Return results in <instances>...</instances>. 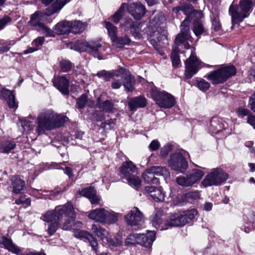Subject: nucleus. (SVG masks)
Returning a JSON list of instances; mask_svg holds the SVG:
<instances>
[{
	"label": "nucleus",
	"mask_w": 255,
	"mask_h": 255,
	"mask_svg": "<svg viewBox=\"0 0 255 255\" xmlns=\"http://www.w3.org/2000/svg\"><path fill=\"white\" fill-rule=\"evenodd\" d=\"M76 217L73 206L70 202L57 206L54 210L47 211L42 216L43 221L47 223V232L50 236L55 233L60 223L62 224L63 230H70Z\"/></svg>",
	"instance_id": "1"
},
{
	"label": "nucleus",
	"mask_w": 255,
	"mask_h": 255,
	"mask_svg": "<svg viewBox=\"0 0 255 255\" xmlns=\"http://www.w3.org/2000/svg\"><path fill=\"white\" fill-rule=\"evenodd\" d=\"M165 19L161 13L156 14L150 21V41L155 48L168 44Z\"/></svg>",
	"instance_id": "2"
},
{
	"label": "nucleus",
	"mask_w": 255,
	"mask_h": 255,
	"mask_svg": "<svg viewBox=\"0 0 255 255\" xmlns=\"http://www.w3.org/2000/svg\"><path fill=\"white\" fill-rule=\"evenodd\" d=\"M251 6L252 3L250 0H242L239 5H231L230 6L229 13L232 18V28L236 24L242 22L244 19L248 16L247 13Z\"/></svg>",
	"instance_id": "3"
},
{
	"label": "nucleus",
	"mask_w": 255,
	"mask_h": 255,
	"mask_svg": "<svg viewBox=\"0 0 255 255\" xmlns=\"http://www.w3.org/2000/svg\"><path fill=\"white\" fill-rule=\"evenodd\" d=\"M197 215L195 209L181 211L171 215L165 222V225L169 227L183 226L193 220Z\"/></svg>",
	"instance_id": "4"
},
{
	"label": "nucleus",
	"mask_w": 255,
	"mask_h": 255,
	"mask_svg": "<svg viewBox=\"0 0 255 255\" xmlns=\"http://www.w3.org/2000/svg\"><path fill=\"white\" fill-rule=\"evenodd\" d=\"M189 153L184 150H181L170 155L168 161L171 168L178 172L184 173L188 167L186 159Z\"/></svg>",
	"instance_id": "5"
},
{
	"label": "nucleus",
	"mask_w": 255,
	"mask_h": 255,
	"mask_svg": "<svg viewBox=\"0 0 255 255\" xmlns=\"http://www.w3.org/2000/svg\"><path fill=\"white\" fill-rule=\"evenodd\" d=\"M150 95L156 104L161 108L170 109L175 105L174 97L165 91H160L156 88H152Z\"/></svg>",
	"instance_id": "6"
},
{
	"label": "nucleus",
	"mask_w": 255,
	"mask_h": 255,
	"mask_svg": "<svg viewBox=\"0 0 255 255\" xmlns=\"http://www.w3.org/2000/svg\"><path fill=\"white\" fill-rule=\"evenodd\" d=\"M91 230L103 243L109 246L118 247L122 244L123 241L120 237L112 238L109 232L99 225L93 224L91 226Z\"/></svg>",
	"instance_id": "7"
},
{
	"label": "nucleus",
	"mask_w": 255,
	"mask_h": 255,
	"mask_svg": "<svg viewBox=\"0 0 255 255\" xmlns=\"http://www.w3.org/2000/svg\"><path fill=\"white\" fill-rule=\"evenodd\" d=\"M52 110H45L40 112L37 117L36 131L38 134H42L46 130L52 129L53 122Z\"/></svg>",
	"instance_id": "8"
},
{
	"label": "nucleus",
	"mask_w": 255,
	"mask_h": 255,
	"mask_svg": "<svg viewBox=\"0 0 255 255\" xmlns=\"http://www.w3.org/2000/svg\"><path fill=\"white\" fill-rule=\"evenodd\" d=\"M237 73L236 67L233 65H229L214 71L208 75L209 79L213 84H218L224 82Z\"/></svg>",
	"instance_id": "9"
},
{
	"label": "nucleus",
	"mask_w": 255,
	"mask_h": 255,
	"mask_svg": "<svg viewBox=\"0 0 255 255\" xmlns=\"http://www.w3.org/2000/svg\"><path fill=\"white\" fill-rule=\"evenodd\" d=\"M202 66V63L192 51L190 57L185 61V77L188 79L191 78Z\"/></svg>",
	"instance_id": "10"
},
{
	"label": "nucleus",
	"mask_w": 255,
	"mask_h": 255,
	"mask_svg": "<svg viewBox=\"0 0 255 255\" xmlns=\"http://www.w3.org/2000/svg\"><path fill=\"white\" fill-rule=\"evenodd\" d=\"M43 15V13L41 12H35L31 15L30 23L32 25L36 27L38 31L46 36L54 37L55 36L54 31L40 22L42 19Z\"/></svg>",
	"instance_id": "11"
},
{
	"label": "nucleus",
	"mask_w": 255,
	"mask_h": 255,
	"mask_svg": "<svg viewBox=\"0 0 255 255\" xmlns=\"http://www.w3.org/2000/svg\"><path fill=\"white\" fill-rule=\"evenodd\" d=\"M229 123H231L230 120L226 121L217 117H213L210 121L209 130L212 133L214 134L224 131L226 133L224 134L226 135L230 133Z\"/></svg>",
	"instance_id": "12"
},
{
	"label": "nucleus",
	"mask_w": 255,
	"mask_h": 255,
	"mask_svg": "<svg viewBox=\"0 0 255 255\" xmlns=\"http://www.w3.org/2000/svg\"><path fill=\"white\" fill-rule=\"evenodd\" d=\"M78 46L81 51L87 52L93 55L95 57H97L99 59H102L99 55L100 50L102 47L99 42L97 41L81 42L78 44Z\"/></svg>",
	"instance_id": "13"
},
{
	"label": "nucleus",
	"mask_w": 255,
	"mask_h": 255,
	"mask_svg": "<svg viewBox=\"0 0 255 255\" xmlns=\"http://www.w3.org/2000/svg\"><path fill=\"white\" fill-rule=\"evenodd\" d=\"M228 178V175L221 168H215L208 174V186L220 185Z\"/></svg>",
	"instance_id": "14"
},
{
	"label": "nucleus",
	"mask_w": 255,
	"mask_h": 255,
	"mask_svg": "<svg viewBox=\"0 0 255 255\" xmlns=\"http://www.w3.org/2000/svg\"><path fill=\"white\" fill-rule=\"evenodd\" d=\"M143 219L144 216L143 214L136 207H133L125 217L126 223L131 226L140 225L143 221Z\"/></svg>",
	"instance_id": "15"
},
{
	"label": "nucleus",
	"mask_w": 255,
	"mask_h": 255,
	"mask_svg": "<svg viewBox=\"0 0 255 255\" xmlns=\"http://www.w3.org/2000/svg\"><path fill=\"white\" fill-rule=\"evenodd\" d=\"M189 23L190 20L186 18L180 25L181 33H179L176 37L175 40V47L178 48L180 44L184 43L186 41L190 39L191 36L189 33Z\"/></svg>",
	"instance_id": "16"
},
{
	"label": "nucleus",
	"mask_w": 255,
	"mask_h": 255,
	"mask_svg": "<svg viewBox=\"0 0 255 255\" xmlns=\"http://www.w3.org/2000/svg\"><path fill=\"white\" fill-rule=\"evenodd\" d=\"M126 8L133 18L137 20L141 19L146 12L145 7L140 2H133L128 5L127 4Z\"/></svg>",
	"instance_id": "17"
},
{
	"label": "nucleus",
	"mask_w": 255,
	"mask_h": 255,
	"mask_svg": "<svg viewBox=\"0 0 255 255\" xmlns=\"http://www.w3.org/2000/svg\"><path fill=\"white\" fill-rule=\"evenodd\" d=\"M121 26L126 31H129L135 38L140 39L141 34L139 32L138 23L131 18H126L121 23Z\"/></svg>",
	"instance_id": "18"
},
{
	"label": "nucleus",
	"mask_w": 255,
	"mask_h": 255,
	"mask_svg": "<svg viewBox=\"0 0 255 255\" xmlns=\"http://www.w3.org/2000/svg\"><path fill=\"white\" fill-rule=\"evenodd\" d=\"M74 236L77 238L86 239L90 243L93 251L96 253L98 252V243L97 240L88 232L78 230L75 231Z\"/></svg>",
	"instance_id": "19"
},
{
	"label": "nucleus",
	"mask_w": 255,
	"mask_h": 255,
	"mask_svg": "<svg viewBox=\"0 0 255 255\" xmlns=\"http://www.w3.org/2000/svg\"><path fill=\"white\" fill-rule=\"evenodd\" d=\"M54 86L64 95L69 93V80L64 76L55 77L53 79Z\"/></svg>",
	"instance_id": "20"
},
{
	"label": "nucleus",
	"mask_w": 255,
	"mask_h": 255,
	"mask_svg": "<svg viewBox=\"0 0 255 255\" xmlns=\"http://www.w3.org/2000/svg\"><path fill=\"white\" fill-rule=\"evenodd\" d=\"M145 191L156 202H162L164 200L165 193L161 187L146 186L145 188Z\"/></svg>",
	"instance_id": "21"
},
{
	"label": "nucleus",
	"mask_w": 255,
	"mask_h": 255,
	"mask_svg": "<svg viewBox=\"0 0 255 255\" xmlns=\"http://www.w3.org/2000/svg\"><path fill=\"white\" fill-rule=\"evenodd\" d=\"M120 170L124 178L137 174V168L131 161L124 162Z\"/></svg>",
	"instance_id": "22"
},
{
	"label": "nucleus",
	"mask_w": 255,
	"mask_h": 255,
	"mask_svg": "<svg viewBox=\"0 0 255 255\" xmlns=\"http://www.w3.org/2000/svg\"><path fill=\"white\" fill-rule=\"evenodd\" d=\"M0 244L9 252L16 255H19L21 252V249L14 244L11 239L5 237H0Z\"/></svg>",
	"instance_id": "23"
},
{
	"label": "nucleus",
	"mask_w": 255,
	"mask_h": 255,
	"mask_svg": "<svg viewBox=\"0 0 255 255\" xmlns=\"http://www.w3.org/2000/svg\"><path fill=\"white\" fill-rule=\"evenodd\" d=\"M0 244L9 252L16 255H19L21 252V249L14 244L11 239L5 237H0Z\"/></svg>",
	"instance_id": "24"
},
{
	"label": "nucleus",
	"mask_w": 255,
	"mask_h": 255,
	"mask_svg": "<svg viewBox=\"0 0 255 255\" xmlns=\"http://www.w3.org/2000/svg\"><path fill=\"white\" fill-rule=\"evenodd\" d=\"M80 194L88 198L92 204H100V199L96 195V191L93 187L86 188L81 190Z\"/></svg>",
	"instance_id": "25"
},
{
	"label": "nucleus",
	"mask_w": 255,
	"mask_h": 255,
	"mask_svg": "<svg viewBox=\"0 0 255 255\" xmlns=\"http://www.w3.org/2000/svg\"><path fill=\"white\" fill-rule=\"evenodd\" d=\"M0 96L4 99L10 108H16L17 105L15 101V97L11 91L2 89L0 91Z\"/></svg>",
	"instance_id": "26"
},
{
	"label": "nucleus",
	"mask_w": 255,
	"mask_h": 255,
	"mask_svg": "<svg viewBox=\"0 0 255 255\" xmlns=\"http://www.w3.org/2000/svg\"><path fill=\"white\" fill-rule=\"evenodd\" d=\"M122 79L124 87L128 91H132L134 89L135 79L130 72L124 70Z\"/></svg>",
	"instance_id": "27"
},
{
	"label": "nucleus",
	"mask_w": 255,
	"mask_h": 255,
	"mask_svg": "<svg viewBox=\"0 0 255 255\" xmlns=\"http://www.w3.org/2000/svg\"><path fill=\"white\" fill-rule=\"evenodd\" d=\"M211 20L212 23L211 33L214 36L221 35L223 33V30L218 13H216L211 16Z\"/></svg>",
	"instance_id": "28"
},
{
	"label": "nucleus",
	"mask_w": 255,
	"mask_h": 255,
	"mask_svg": "<svg viewBox=\"0 0 255 255\" xmlns=\"http://www.w3.org/2000/svg\"><path fill=\"white\" fill-rule=\"evenodd\" d=\"M155 240V233L154 231H148L145 235L140 234L139 241L143 243V244L140 245L142 246L150 248Z\"/></svg>",
	"instance_id": "29"
},
{
	"label": "nucleus",
	"mask_w": 255,
	"mask_h": 255,
	"mask_svg": "<svg viewBox=\"0 0 255 255\" xmlns=\"http://www.w3.org/2000/svg\"><path fill=\"white\" fill-rule=\"evenodd\" d=\"M70 0H56L50 7H48L45 12L46 15H51L60 10Z\"/></svg>",
	"instance_id": "30"
},
{
	"label": "nucleus",
	"mask_w": 255,
	"mask_h": 255,
	"mask_svg": "<svg viewBox=\"0 0 255 255\" xmlns=\"http://www.w3.org/2000/svg\"><path fill=\"white\" fill-rule=\"evenodd\" d=\"M11 186L13 192L15 194H21L25 187V182L18 176H14L11 178Z\"/></svg>",
	"instance_id": "31"
},
{
	"label": "nucleus",
	"mask_w": 255,
	"mask_h": 255,
	"mask_svg": "<svg viewBox=\"0 0 255 255\" xmlns=\"http://www.w3.org/2000/svg\"><path fill=\"white\" fill-rule=\"evenodd\" d=\"M130 111H135L138 108H143L146 105V100L143 97H137L130 100L128 103Z\"/></svg>",
	"instance_id": "32"
},
{
	"label": "nucleus",
	"mask_w": 255,
	"mask_h": 255,
	"mask_svg": "<svg viewBox=\"0 0 255 255\" xmlns=\"http://www.w3.org/2000/svg\"><path fill=\"white\" fill-rule=\"evenodd\" d=\"M106 212V210L104 208L96 209L89 214L88 217L95 222L103 223Z\"/></svg>",
	"instance_id": "33"
},
{
	"label": "nucleus",
	"mask_w": 255,
	"mask_h": 255,
	"mask_svg": "<svg viewBox=\"0 0 255 255\" xmlns=\"http://www.w3.org/2000/svg\"><path fill=\"white\" fill-rule=\"evenodd\" d=\"M70 21H63L55 25L54 30L57 34L64 35L70 32Z\"/></svg>",
	"instance_id": "34"
},
{
	"label": "nucleus",
	"mask_w": 255,
	"mask_h": 255,
	"mask_svg": "<svg viewBox=\"0 0 255 255\" xmlns=\"http://www.w3.org/2000/svg\"><path fill=\"white\" fill-rule=\"evenodd\" d=\"M155 176L151 167L146 169L142 174L143 180L147 183L158 184L159 182V179Z\"/></svg>",
	"instance_id": "35"
},
{
	"label": "nucleus",
	"mask_w": 255,
	"mask_h": 255,
	"mask_svg": "<svg viewBox=\"0 0 255 255\" xmlns=\"http://www.w3.org/2000/svg\"><path fill=\"white\" fill-rule=\"evenodd\" d=\"M53 118L52 119L53 127L52 129L62 126L67 121L68 118L63 115H58L52 111Z\"/></svg>",
	"instance_id": "36"
},
{
	"label": "nucleus",
	"mask_w": 255,
	"mask_h": 255,
	"mask_svg": "<svg viewBox=\"0 0 255 255\" xmlns=\"http://www.w3.org/2000/svg\"><path fill=\"white\" fill-rule=\"evenodd\" d=\"M70 32L78 34L82 32L85 29V25L79 20L70 21Z\"/></svg>",
	"instance_id": "37"
},
{
	"label": "nucleus",
	"mask_w": 255,
	"mask_h": 255,
	"mask_svg": "<svg viewBox=\"0 0 255 255\" xmlns=\"http://www.w3.org/2000/svg\"><path fill=\"white\" fill-rule=\"evenodd\" d=\"M103 224H113L118 220V214L112 211L106 210Z\"/></svg>",
	"instance_id": "38"
},
{
	"label": "nucleus",
	"mask_w": 255,
	"mask_h": 255,
	"mask_svg": "<svg viewBox=\"0 0 255 255\" xmlns=\"http://www.w3.org/2000/svg\"><path fill=\"white\" fill-rule=\"evenodd\" d=\"M151 167L155 175L162 176L165 180L170 177V172L165 167L154 166Z\"/></svg>",
	"instance_id": "39"
},
{
	"label": "nucleus",
	"mask_w": 255,
	"mask_h": 255,
	"mask_svg": "<svg viewBox=\"0 0 255 255\" xmlns=\"http://www.w3.org/2000/svg\"><path fill=\"white\" fill-rule=\"evenodd\" d=\"M204 172L199 169H194L191 173L188 174L190 180L191 181L192 185L201 180L204 176Z\"/></svg>",
	"instance_id": "40"
},
{
	"label": "nucleus",
	"mask_w": 255,
	"mask_h": 255,
	"mask_svg": "<svg viewBox=\"0 0 255 255\" xmlns=\"http://www.w3.org/2000/svg\"><path fill=\"white\" fill-rule=\"evenodd\" d=\"M127 181L128 184L131 187L138 189L141 185V180L137 176V174L124 178Z\"/></svg>",
	"instance_id": "41"
},
{
	"label": "nucleus",
	"mask_w": 255,
	"mask_h": 255,
	"mask_svg": "<svg viewBox=\"0 0 255 255\" xmlns=\"http://www.w3.org/2000/svg\"><path fill=\"white\" fill-rule=\"evenodd\" d=\"M16 145L14 141L7 140L2 142L0 145V153H8L14 149Z\"/></svg>",
	"instance_id": "42"
},
{
	"label": "nucleus",
	"mask_w": 255,
	"mask_h": 255,
	"mask_svg": "<svg viewBox=\"0 0 255 255\" xmlns=\"http://www.w3.org/2000/svg\"><path fill=\"white\" fill-rule=\"evenodd\" d=\"M112 42L117 47H123L126 45H129L130 42V39L127 36L118 37L112 40Z\"/></svg>",
	"instance_id": "43"
},
{
	"label": "nucleus",
	"mask_w": 255,
	"mask_h": 255,
	"mask_svg": "<svg viewBox=\"0 0 255 255\" xmlns=\"http://www.w3.org/2000/svg\"><path fill=\"white\" fill-rule=\"evenodd\" d=\"M97 107L102 111L106 112H113L114 105L112 101L107 100L103 102H100L99 101L97 104Z\"/></svg>",
	"instance_id": "44"
},
{
	"label": "nucleus",
	"mask_w": 255,
	"mask_h": 255,
	"mask_svg": "<svg viewBox=\"0 0 255 255\" xmlns=\"http://www.w3.org/2000/svg\"><path fill=\"white\" fill-rule=\"evenodd\" d=\"M105 26L106 28L108 34L112 41L117 36V28L110 22H105Z\"/></svg>",
	"instance_id": "45"
},
{
	"label": "nucleus",
	"mask_w": 255,
	"mask_h": 255,
	"mask_svg": "<svg viewBox=\"0 0 255 255\" xmlns=\"http://www.w3.org/2000/svg\"><path fill=\"white\" fill-rule=\"evenodd\" d=\"M140 234L131 233L127 238L125 243L127 245L133 244H143V243L139 241Z\"/></svg>",
	"instance_id": "46"
},
{
	"label": "nucleus",
	"mask_w": 255,
	"mask_h": 255,
	"mask_svg": "<svg viewBox=\"0 0 255 255\" xmlns=\"http://www.w3.org/2000/svg\"><path fill=\"white\" fill-rule=\"evenodd\" d=\"M161 213L160 211H157L154 215L151 217V223L153 226L156 229L160 228L162 224V219L161 218Z\"/></svg>",
	"instance_id": "47"
},
{
	"label": "nucleus",
	"mask_w": 255,
	"mask_h": 255,
	"mask_svg": "<svg viewBox=\"0 0 255 255\" xmlns=\"http://www.w3.org/2000/svg\"><path fill=\"white\" fill-rule=\"evenodd\" d=\"M179 50L177 47H174L171 53V59L172 65L174 67L177 68L180 64V57L179 55Z\"/></svg>",
	"instance_id": "48"
},
{
	"label": "nucleus",
	"mask_w": 255,
	"mask_h": 255,
	"mask_svg": "<svg viewBox=\"0 0 255 255\" xmlns=\"http://www.w3.org/2000/svg\"><path fill=\"white\" fill-rule=\"evenodd\" d=\"M127 7V4L123 3L119 9L112 16V20L116 23H118L123 15L125 9Z\"/></svg>",
	"instance_id": "49"
},
{
	"label": "nucleus",
	"mask_w": 255,
	"mask_h": 255,
	"mask_svg": "<svg viewBox=\"0 0 255 255\" xmlns=\"http://www.w3.org/2000/svg\"><path fill=\"white\" fill-rule=\"evenodd\" d=\"M59 67L61 72H67L71 69L73 64L70 61L63 59L59 62Z\"/></svg>",
	"instance_id": "50"
},
{
	"label": "nucleus",
	"mask_w": 255,
	"mask_h": 255,
	"mask_svg": "<svg viewBox=\"0 0 255 255\" xmlns=\"http://www.w3.org/2000/svg\"><path fill=\"white\" fill-rule=\"evenodd\" d=\"M176 181L178 185L182 186L189 187L192 186L188 175L186 177L183 176L177 177Z\"/></svg>",
	"instance_id": "51"
},
{
	"label": "nucleus",
	"mask_w": 255,
	"mask_h": 255,
	"mask_svg": "<svg viewBox=\"0 0 255 255\" xmlns=\"http://www.w3.org/2000/svg\"><path fill=\"white\" fill-rule=\"evenodd\" d=\"M97 76L99 78H103L105 81H109L115 76H118L114 72H108L106 70L99 71L97 73Z\"/></svg>",
	"instance_id": "52"
},
{
	"label": "nucleus",
	"mask_w": 255,
	"mask_h": 255,
	"mask_svg": "<svg viewBox=\"0 0 255 255\" xmlns=\"http://www.w3.org/2000/svg\"><path fill=\"white\" fill-rule=\"evenodd\" d=\"M193 25V31L195 34L197 36L200 35L204 31L202 24L198 20L194 21Z\"/></svg>",
	"instance_id": "53"
},
{
	"label": "nucleus",
	"mask_w": 255,
	"mask_h": 255,
	"mask_svg": "<svg viewBox=\"0 0 255 255\" xmlns=\"http://www.w3.org/2000/svg\"><path fill=\"white\" fill-rule=\"evenodd\" d=\"M15 203L17 205H22L24 207H27L30 205L31 200L29 198L26 197V195L21 196L18 199L15 201Z\"/></svg>",
	"instance_id": "54"
},
{
	"label": "nucleus",
	"mask_w": 255,
	"mask_h": 255,
	"mask_svg": "<svg viewBox=\"0 0 255 255\" xmlns=\"http://www.w3.org/2000/svg\"><path fill=\"white\" fill-rule=\"evenodd\" d=\"M196 84L198 88L201 91L205 92L207 90V83L203 79L196 80Z\"/></svg>",
	"instance_id": "55"
},
{
	"label": "nucleus",
	"mask_w": 255,
	"mask_h": 255,
	"mask_svg": "<svg viewBox=\"0 0 255 255\" xmlns=\"http://www.w3.org/2000/svg\"><path fill=\"white\" fill-rule=\"evenodd\" d=\"M185 198L188 200H197L200 198V193L198 191L189 192L186 194Z\"/></svg>",
	"instance_id": "56"
},
{
	"label": "nucleus",
	"mask_w": 255,
	"mask_h": 255,
	"mask_svg": "<svg viewBox=\"0 0 255 255\" xmlns=\"http://www.w3.org/2000/svg\"><path fill=\"white\" fill-rule=\"evenodd\" d=\"M21 124L24 131L30 130L33 128L32 123L27 120L21 121Z\"/></svg>",
	"instance_id": "57"
},
{
	"label": "nucleus",
	"mask_w": 255,
	"mask_h": 255,
	"mask_svg": "<svg viewBox=\"0 0 255 255\" xmlns=\"http://www.w3.org/2000/svg\"><path fill=\"white\" fill-rule=\"evenodd\" d=\"M87 96L85 94H83L77 100V103L78 108L82 109L85 105L87 102Z\"/></svg>",
	"instance_id": "58"
},
{
	"label": "nucleus",
	"mask_w": 255,
	"mask_h": 255,
	"mask_svg": "<svg viewBox=\"0 0 255 255\" xmlns=\"http://www.w3.org/2000/svg\"><path fill=\"white\" fill-rule=\"evenodd\" d=\"M11 19L8 16H4L2 18L0 19V30L2 29L8 23L10 22Z\"/></svg>",
	"instance_id": "59"
},
{
	"label": "nucleus",
	"mask_w": 255,
	"mask_h": 255,
	"mask_svg": "<svg viewBox=\"0 0 255 255\" xmlns=\"http://www.w3.org/2000/svg\"><path fill=\"white\" fill-rule=\"evenodd\" d=\"M171 150V145H166L164 146L163 148H162L161 149V150H160L161 155L163 157H165Z\"/></svg>",
	"instance_id": "60"
},
{
	"label": "nucleus",
	"mask_w": 255,
	"mask_h": 255,
	"mask_svg": "<svg viewBox=\"0 0 255 255\" xmlns=\"http://www.w3.org/2000/svg\"><path fill=\"white\" fill-rule=\"evenodd\" d=\"M160 146V143L157 140H153L149 145V148L151 151L157 150Z\"/></svg>",
	"instance_id": "61"
},
{
	"label": "nucleus",
	"mask_w": 255,
	"mask_h": 255,
	"mask_svg": "<svg viewBox=\"0 0 255 255\" xmlns=\"http://www.w3.org/2000/svg\"><path fill=\"white\" fill-rule=\"evenodd\" d=\"M9 46L5 43L4 40H0V53L6 52L9 50Z\"/></svg>",
	"instance_id": "62"
},
{
	"label": "nucleus",
	"mask_w": 255,
	"mask_h": 255,
	"mask_svg": "<svg viewBox=\"0 0 255 255\" xmlns=\"http://www.w3.org/2000/svg\"><path fill=\"white\" fill-rule=\"evenodd\" d=\"M249 106L251 110L255 113V92L250 98Z\"/></svg>",
	"instance_id": "63"
},
{
	"label": "nucleus",
	"mask_w": 255,
	"mask_h": 255,
	"mask_svg": "<svg viewBox=\"0 0 255 255\" xmlns=\"http://www.w3.org/2000/svg\"><path fill=\"white\" fill-rule=\"evenodd\" d=\"M247 123L255 129V116L253 114L249 115L247 119Z\"/></svg>",
	"instance_id": "64"
}]
</instances>
